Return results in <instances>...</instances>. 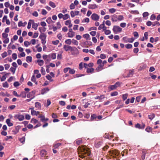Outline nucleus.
Instances as JSON below:
<instances>
[{"mask_svg":"<svg viewBox=\"0 0 160 160\" xmlns=\"http://www.w3.org/2000/svg\"><path fill=\"white\" fill-rule=\"evenodd\" d=\"M78 150L79 157L82 158L89 156L90 154V150L86 147L80 146L78 148Z\"/></svg>","mask_w":160,"mask_h":160,"instance_id":"nucleus-1","label":"nucleus"},{"mask_svg":"<svg viewBox=\"0 0 160 160\" xmlns=\"http://www.w3.org/2000/svg\"><path fill=\"white\" fill-rule=\"evenodd\" d=\"M121 83L119 82H116L114 85H110L108 88V89L109 91L116 89L118 87L120 86Z\"/></svg>","mask_w":160,"mask_h":160,"instance_id":"nucleus-2","label":"nucleus"},{"mask_svg":"<svg viewBox=\"0 0 160 160\" xmlns=\"http://www.w3.org/2000/svg\"><path fill=\"white\" fill-rule=\"evenodd\" d=\"M109 154L111 155H115L116 156L119 155L120 152L117 150L114 149L110 150L109 151Z\"/></svg>","mask_w":160,"mask_h":160,"instance_id":"nucleus-3","label":"nucleus"},{"mask_svg":"<svg viewBox=\"0 0 160 160\" xmlns=\"http://www.w3.org/2000/svg\"><path fill=\"white\" fill-rule=\"evenodd\" d=\"M122 29L119 26H113L112 30L114 33L116 34L118 32H120L122 31Z\"/></svg>","mask_w":160,"mask_h":160,"instance_id":"nucleus-4","label":"nucleus"},{"mask_svg":"<svg viewBox=\"0 0 160 160\" xmlns=\"http://www.w3.org/2000/svg\"><path fill=\"white\" fill-rule=\"evenodd\" d=\"M71 52L72 54L73 55H77L79 53L78 50L75 47H72Z\"/></svg>","mask_w":160,"mask_h":160,"instance_id":"nucleus-5","label":"nucleus"},{"mask_svg":"<svg viewBox=\"0 0 160 160\" xmlns=\"http://www.w3.org/2000/svg\"><path fill=\"white\" fill-rule=\"evenodd\" d=\"M123 40L124 42H132L134 40V38H128L127 37H124L123 38Z\"/></svg>","mask_w":160,"mask_h":160,"instance_id":"nucleus-6","label":"nucleus"},{"mask_svg":"<svg viewBox=\"0 0 160 160\" xmlns=\"http://www.w3.org/2000/svg\"><path fill=\"white\" fill-rule=\"evenodd\" d=\"M91 18L93 20L97 21L99 19V17L98 14L94 13L92 15Z\"/></svg>","mask_w":160,"mask_h":160,"instance_id":"nucleus-7","label":"nucleus"},{"mask_svg":"<svg viewBox=\"0 0 160 160\" xmlns=\"http://www.w3.org/2000/svg\"><path fill=\"white\" fill-rule=\"evenodd\" d=\"M36 91H33L27 95V97L28 98H33L35 97L34 95L36 93Z\"/></svg>","mask_w":160,"mask_h":160,"instance_id":"nucleus-8","label":"nucleus"},{"mask_svg":"<svg viewBox=\"0 0 160 160\" xmlns=\"http://www.w3.org/2000/svg\"><path fill=\"white\" fill-rule=\"evenodd\" d=\"M30 109H31V113L32 115H36L37 116L38 115L40 112L39 111H36L34 110V108H30Z\"/></svg>","mask_w":160,"mask_h":160,"instance_id":"nucleus-9","label":"nucleus"},{"mask_svg":"<svg viewBox=\"0 0 160 160\" xmlns=\"http://www.w3.org/2000/svg\"><path fill=\"white\" fill-rule=\"evenodd\" d=\"M147 153V150L145 149H143L142 150V153L141 156L142 160H144L145 159V155Z\"/></svg>","mask_w":160,"mask_h":160,"instance_id":"nucleus-10","label":"nucleus"},{"mask_svg":"<svg viewBox=\"0 0 160 160\" xmlns=\"http://www.w3.org/2000/svg\"><path fill=\"white\" fill-rule=\"evenodd\" d=\"M72 47H71L70 46L67 45H64L63 46V48L66 51H68L69 50H70L71 51V49H72Z\"/></svg>","mask_w":160,"mask_h":160,"instance_id":"nucleus-11","label":"nucleus"},{"mask_svg":"<svg viewBox=\"0 0 160 160\" xmlns=\"http://www.w3.org/2000/svg\"><path fill=\"white\" fill-rule=\"evenodd\" d=\"M127 72L128 73L127 75V76H126V77H132L134 72V71L133 70H129L128 71H127Z\"/></svg>","mask_w":160,"mask_h":160,"instance_id":"nucleus-12","label":"nucleus"},{"mask_svg":"<svg viewBox=\"0 0 160 160\" xmlns=\"http://www.w3.org/2000/svg\"><path fill=\"white\" fill-rule=\"evenodd\" d=\"M49 89L48 88H44L42 90H41V93L42 94H44L45 93L49 91Z\"/></svg>","mask_w":160,"mask_h":160,"instance_id":"nucleus-13","label":"nucleus"},{"mask_svg":"<svg viewBox=\"0 0 160 160\" xmlns=\"http://www.w3.org/2000/svg\"><path fill=\"white\" fill-rule=\"evenodd\" d=\"M111 18L113 22H117L118 21L117 16L115 14L111 16Z\"/></svg>","mask_w":160,"mask_h":160,"instance_id":"nucleus-14","label":"nucleus"},{"mask_svg":"<svg viewBox=\"0 0 160 160\" xmlns=\"http://www.w3.org/2000/svg\"><path fill=\"white\" fill-rule=\"evenodd\" d=\"M47 155V152L45 150H42L41 151L40 155L42 157H45Z\"/></svg>","mask_w":160,"mask_h":160,"instance_id":"nucleus-15","label":"nucleus"},{"mask_svg":"<svg viewBox=\"0 0 160 160\" xmlns=\"http://www.w3.org/2000/svg\"><path fill=\"white\" fill-rule=\"evenodd\" d=\"M105 98V96L104 95H101L100 96H97L95 98V99H99L100 100H102V99H104Z\"/></svg>","mask_w":160,"mask_h":160,"instance_id":"nucleus-16","label":"nucleus"},{"mask_svg":"<svg viewBox=\"0 0 160 160\" xmlns=\"http://www.w3.org/2000/svg\"><path fill=\"white\" fill-rule=\"evenodd\" d=\"M11 120L10 119H7L6 120V122L9 127H11L13 126V124L10 122Z\"/></svg>","mask_w":160,"mask_h":160,"instance_id":"nucleus-17","label":"nucleus"},{"mask_svg":"<svg viewBox=\"0 0 160 160\" xmlns=\"http://www.w3.org/2000/svg\"><path fill=\"white\" fill-rule=\"evenodd\" d=\"M97 7L96 4H90L88 5V8L90 9H95L97 8Z\"/></svg>","mask_w":160,"mask_h":160,"instance_id":"nucleus-18","label":"nucleus"},{"mask_svg":"<svg viewBox=\"0 0 160 160\" xmlns=\"http://www.w3.org/2000/svg\"><path fill=\"white\" fill-rule=\"evenodd\" d=\"M103 64H99V66L96 68V70L98 71H101L103 69Z\"/></svg>","mask_w":160,"mask_h":160,"instance_id":"nucleus-19","label":"nucleus"},{"mask_svg":"<svg viewBox=\"0 0 160 160\" xmlns=\"http://www.w3.org/2000/svg\"><path fill=\"white\" fill-rule=\"evenodd\" d=\"M128 153V150L127 149H125L121 152L122 156L123 157L124 156L127 155Z\"/></svg>","mask_w":160,"mask_h":160,"instance_id":"nucleus-20","label":"nucleus"},{"mask_svg":"<svg viewBox=\"0 0 160 160\" xmlns=\"http://www.w3.org/2000/svg\"><path fill=\"white\" fill-rule=\"evenodd\" d=\"M38 30L41 33H42V32H44L46 31V28L45 27H39Z\"/></svg>","mask_w":160,"mask_h":160,"instance_id":"nucleus-21","label":"nucleus"},{"mask_svg":"<svg viewBox=\"0 0 160 160\" xmlns=\"http://www.w3.org/2000/svg\"><path fill=\"white\" fill-rule=\"evenodd\" d=\"M33 22V20H29L27 26L28 29H30L31 28V25Z\"/></svg>","mask_w":160,"mask_h":160,"instance_id":"nucleus-22","label":"nucleus"},{"mask_svg":"<svg viewBox=\"0 0 160 160\" xmlns=\"http://www.w3.org/2000/svg\"><path fill=\"white\" fill-rule=\"evenodd\" d=\"M38 25L37 24L35 23L33 21V22L32 23V28H34L35 30H36L38 28Z\"/></svg>","mask_w":160,"mask_h":160,"instance_id":"nucleus-23","label":"nucleus"},{"mask_svg":"<svg viewBox=\"0 0 160 160\" xmlns=\"http://www.w3.org/2000/svg\"><path fill=\"white\" fill-rule=\"evenodd\" d=\"M94 71V69L93 68H87V72L88 73H92Z\"/></svg>","mask_w":160,"mask_h":160,"instance_id":"nucleus-24","label":"nucleus"},{"mask_svg":"<svg viewBox=\"0 0 160 160\" xmlns=\"http://www.w3.org/2000/svg\"><path fill=\"white\" fill-rule=\"evenodd\" d=\"M37 62L38 63V64L40 66H42L44 64V61L42 60L39 59L37 60Z\"/></svg>","mask_w":160,"mask_h":160,"instance_id":"nucleus-25","label":"nucleus"},{"mask_svg":"<svg viewBox=\"0 0 160 160\" xmlns=\"http://www.w3.org/2000/svg\"><path fill=\"white\" fill-rule=\"evenodd\" d=\"M39 37L41 39H43V38L46 39V35L44 33H41Z\"/></svg>","mask_w":160,"mask_h":160,"instance_id":"nucleus-26","label":"nucleus"},{"mask_svg":"<svg viewBox=\"0 0 160 160\" xmlns=\"http://www.w3.org/2000/svg\"><path fill=\"white\" fill-rule=\"evenodd\" d=\"M26 60L28 62H31L32 61V57L31 56H27Z\"/></svg>","mask_w":160,"mask_h":160,"instance_id":"nucleus-27","label":"nucleus"},{"mask_svg":"<svg viewBox=\"0 0 160 160\" xmlns=\"http://www.w3.org/2000/svg\"><path fill=\"white\" fill-rule=\"evenodd\" d=\"M68 37L69 38L73 37L75 35V32H68Z\"/></svg>","mask_w":160,"mask_h":160,"instance_id":"nucleus-28","label":"nucleus"},{"mask_svg":"<svg viewBox=\"0 0 160 160\" xmlns=\"http://www.w3.org/2000/svg\"><path fill=\"white\" fill-rule=\"evenodd\" d=\"M49 5L53 8H55L56 7L55 3L51 1H50L49 2Z\"/></svg>","mask_w":160,"mask_h":160,"instance_id":"nucleus-29","label":"nucleus"},{"mask_svg":"<svg viewBox=\"0 0 160 160\" xmlns=\"http://www.w3.org/2000/svg\"><path fill=\"white\" fill-rule=\"evenodd\" d=\"M83 37L86 38L87 40H90V38H89L90 35L86 33L83 35Z\"/></svg>","mask_w":160,"mask_h":160,"instance_id":"nucleus-30","label":"nucleus"},{"mask_svg":"<svg viewBox=\"0 0 160 160\" xmlns=\"http://www.w3.org/2000/svg\"><path fill=\"white\" fill-rule=\"evenodd\" d=\"M155 116V114L154 113H151L148 115V118L152 120L154 118Z\"/></svg>","mask_w":160,"mask_h":160,"instance_id":"nucleus-31","label":"nucleus"},{"mask_svg":"<svg viewBox=\"0 0 160 160\" xmlns=\"http://www.w3.org/2000/svg\"><path fill=\"white\" fill-rule=\"evenodd\" d=\"M69 18L70 16L68 14H66L63 15V19L64 20H66Z\"/></svg>","mask_w":160,"mask_h":160,"instance_id":"nucleus-32","label":"nucleus"},{"mask_svg":"<svg viewBox=\"0 0 160 160\" xmlns=\"http://www.w3.org/2000/svg\"><path fill=\"white\" fill-rule=\"evenodd\" d=\"M49 119L48 118H45L44 115H42V117L41 119V120L42 122H43L44 121H48Z\"/></svg>","mask_w":160,"mask_h":160,"instance_id":"nucleus-33","label":"nucleus"},{"mask_svg":"<svg viewBox=\"0 0 160 160\" xmlns=\"http://www.w3.org/2000/svg\"><path fill=\"white\" fill-rule=\"evenodd\" d=\"M35 107L38 109H40L41 108V104L39 102H36L35 103Z\"/></svg>","mask_w":160,"mask_h":160,"instance_id":"nucleus-34","label":"nucleus"},{"mask_svg":"<svg viewBox=\"0 0 160 160\" xmlns=\"http://www.w3.org/2000/svg\"><path fill=\"white\" fill-rule=\"evenodd\" d=\"M152 128L150 127H148L145 129L146 131L148 132L152 131Z\"/></svg>","mask_w":160,"mask_h":160,"instance_id":"nucleus-35","label":"nucleus"},{"mask_svg":"<svg viewBox=\"0 0 160 160\" xmlns=\"http://www.w3.org/2000/svg\"><path fill=\"white\" fill-rule=\"evenodd\" d=\"M72 42V40L71 41L70 39H68L65 40V43L66 44L68 45H70Z\"/></svg>","mask_w":160,"mask_h":160,"instance_id":"nucleus-36","label":"nucleus"},{"mask_svg":"<svg viewBox=\"0 0 160 160\" xmlns=\"http://www.w3.org/2000/svg\"><path fill=\"white\" fill-rule=\"evenodd\" d=\"M128 95V93H126L122 95V98L123 99V100L124 101L127 99Z\"/></svg>","mask_w":160,"mask_h":160,"instance_id":"nucleus-37","label":"nucleus"},{"mask_svg":"<svg viewBox=\"0 0 160 160\" xmlns=\"http://www.w3.org/2000/svg\"><path fill=\"white\" fill-rule=\"evenodd\" d=\"M72 43L76 45H78V41L74 39L72 40Z\"/></svg>","mask_w":160,"mask_h":160,"instance_id":"nucleus-38","label":"nucleus"},{"mask_svg":"<svg viewBox=\"0 0 160 160\" xmlns=\"http://www.w3.org/2000/svg\"><path fill=\"white\" fill-rule=\"evenodd\" d=\"M101 142H98L97 143L95 144V147L97 148H99L101 146Z\"/></svg>","mask_w":160,"mask_h":160,"instance_id":"nucleus-39","label":"nucleus"},{"mask_svg":"<svg viewBox=\"0 0 160 160\" xmlns=\"http://www.w3.org/2000/svg\"><path fill=\"white\" fill-rule=\"evenodd\" d=\"M24 45L26 47H28V46L30 45L31 43L28 41H25L24 43Z\"/></svg>","mask_w":160,"mask_h":160,"instance_id":"nucleus-40","label":"nucleus"},{"mask_svg":"<svg viewBox=\"0 0 160 160\" xmlns=\"http://www.w3.org/2000/svg\"><path fill=\"white\" fill-rule=\"evenodd\" d=\"M97 118V116L95 114H93L92 115L91 118V121H93L94 119H95Z\"/></svg>","mask_w":160,"mask_h":160,"instance_id":"nucleus-41","label":"nucleus"},{"mask_svg":"<svg viewBox=\"0 0 160 160\" xmlns=\"http://www.w3.org/2000/svg\"><path fill=\"white\" fill-rule=\"evenodd\" d=\"M61 145V143H58L57 144H55L53 147L54 148H58Z\"/></svg>","mask_w":160,"mask_h":160,"instance_id":"nucleus-42","label":"nucleus"},{"mask_svg":"<svg viewBox=\"0 0 160 160\" xmlns=\"http://www.w3.org/2000/svg\"><path fill=\"white\" fill-rule=\"evenodd\" d=\"M118 92L117 91H115L113 92H112L111 93V96H114L118 95Z\"/></svg>","mask_w":160,"mask_h":160,"instance_id":"nucleus-43","label":"nucleus"},{"mask_svg":"<svg viewBox=\"0 0 160 160\" xmlns=\"http://www.w3.org/2000/svg\"><path fill=\"white\" fill-rule=\"evenodd\" d=\"M10 73H8L4 75H3L2 78L1 80H5L6 79V77H7L10 74Z\"/></svg>","mask_w":160,"mask_h":160,"instance_id":"nucleus-44","label":"nucleus"},{"mask_svg":"<svg viewBox=\"0 0 160 160\" xmlns=\"http://www.w3.org/2000/svg\"><path fill=\"white\" fill-rule=\"evenodd\" d=\"M46 21L48 24H50L52 22L51 17L48 18L46 20Z\"/></svg>","mask_w":160,"mask_h":160,"instance_id":"nucleus-45","label":"nucleus"},{"mask_svg":"<svg viewBox=\"0 0 160 160\" xmlns=\"http://www.w3.org/2000/svg\"><path fill=\"white\" fill-rule=\"evenodd\" d=\"M125 47L127 48L130 49L132 48V45L130 44H127L126 45Z\"/></svg>","mask_w":160,"mask_h":160,"instance_id":"nucleus-46","label":"nucleus"},{"mask_svg":"<svg viewBox=\"0 0 160 160\" xmlns=\"http://www.w3.org/2000/svg\"><path fill=\"white\" fill-rule=\"evenodd\" d=\"M38 122V121L36 119L34 118H32L31 119V122L32 123H33L34 124H35L37 123Z\"/></svg>","mask_w":160,"mask_h":160,"instance_id":"nucleus-47","label":"nucleus"},{"mask_svg":"<svg viewBox=\"0 0 160 160\" xmlns=\"http://www.w3.org/2000/svg\"><path fill=\"white\" fill-rule=\"evenodd\" d=\"M69 73L71 74H74L75 72V71L73 69H71L70 68V69L69 71Z\"/></svg>","mask_w":160,"mask_h":160,"instance_id":"nucleus-48","label":"nucleus"},{"mask_svg":"<svg viewBox=\"0 0 160 160\" xmlns=\"http://www.w3.org/2000/svg\"><path fill=\"white\" fill-rule=\"evenodd\" d=\"M104 22L105 21H103V22H102V24H101L99 26V27H98V29L99 30H101V29H102V28H103V26L104 25Z\"/></svg>","mask_w":160,"mask_h":160,"instance_id":"nucleus-49","label":"nucleus"},{"mask_svg":"<svg viewBox=\"0 0 160 160\" xmlns=\"http://www.w3.org/2000/svg\"><path fill=\"white\" fill-rule=\"evenodd\" d=\"M118 20L121 21L123 20L124 18L122 15H119L118 17H117Z\"/></svg>","mask_w":160,"mask_h":160,"instance_id":"nucleus-50","label":"nucleus"},{"mask_svg":"<svg viewBox=\"0 0 160 160\" xmlns=\"http://www.w3.org/2000/svg\"><path fill=\"white\" fill-rule=\"evenodd\" d=\"M14 117L16 120L18 119L19 121H20V114L16 115L14 116Z\"/></svg>","mask_w":160,"mask_h":160,"instance_id":"nucleus-51","label":"nucleus"},{"mask_svg":"<svg viewBox=\"0 0 160 160\" xmlns=\"http://www.w3.org/2000/svg\"><path fill=\"white\" fill-rule=\"evenodd\" d=\"M116 9L114 8L109 9V12L111 13H113L116 12Z\"/></svg>","mask_w":160,"mask_h":160,"instance_id":"nucleus-52","label":"nucleus"},{"mask_svg":"<svg viewBox=\"0 0 160 160\" xmlns=\"http://www.w3.org/2000/svg\"><path fill=\"white\" fill-rule=\"evenodd\" d=\"M75 7V5L73 3H72L70 5V8L71 9H73Z\"/></svg>","mask_w":160,"mask_h":160,"instance_id":"nucleus-53","label":"nucleus"},{"mask_svg":"<svg viewBox=\"0 0 160 160\" xmlns=\"http://www.w3.org/2000/svg\"><path fill=\"white\" fill-rule=\"evenodd\" d=\"M152 25L153 26H155L156 25H158V26H159L160 24L158 22L155 21L152 24Z\"/></svg>","mask_w":160,"mask_h":160,"instance_id":"nucleus-54","label":"nucleus"},{"mask_svg":"<svg viewBox=\"0 0 160 160\" xmlns=\"http://www.w3.org/2000/svg\"><path fill=\"white\" fill-rule=\"evenodd\" d=\"M38 32H35L34 33L32 38H36L38 36Z\"/></svg>","mask_w":160,"mask_h":160,"instance_id":"nucleus-55","label":"nucleus"},{"mask_svg":"<svg viewBox=\"0 0 160 160\" xmlns=\"http://www.w3.org/2000/svg\"><path fill=\"white\" fill-rule=\"evenodd\" d=\"M41 72L42 75H44L45 74V71L43 67H41Z\"/></svg>","mask_w":160,"mask_h":160,"instance_id":"nucleus-56","label":"nucleus"},{"mask_svg":"<svg viewBox=\"0 0 160 160\" xmlns=\"http://www.w3.org/2000/svg\"><path fill=\"white\" fill-rule=\"evenodd\" d=\"M47 13V11L44 9H42V10L41 13L43 15H46Z\"/></svg>","mask_w":160,"mask_h":160,"instance_id":"nucleus-57","label":"nucleus"},{"mask_svg":"<svg viewBox=\"0 0 160 160\" xmlns=\"http://www.w3.org/2000/svg\"><path fill=\"white\" fill-rule=\"evenodd\" d=\"M21 96L22 98H25L26 97V93L24 92H22L21 93Z\"/></svg>","mask_w":160,"mask_h":160,"instance_id":"nucleus-58","label":"nucleus"},{"mask_svg":"<svg viewBox=\"0 0 160 160\" xmlns=\"http://www.w3.org/2000/svg\"><path fill=\"white\" fill-rule=\"evenodd\" d=\"M59 42V41L58 40H56L55 41H53L52 42V43L54 45H57Z\"/></svg>","mask_w":160,"mask_h":160,"instance_id":"nucleus-59","label":"nucleus"},{"mask_svg":"<svg viewBox=\"0 0 160 160\" xmlns=\"http://www.w3.org/2000/svg\"><path fill=\"white\" fill-rule=\"evenodd\" d=\"M8 34H6L5 33H3L2 34V37L3 38H8Z\"/></svg>","mask_w":160,"mask_h":160,"instance_id":"nucleus-60","label":"nucleus"},{"mask_svg":"<svg viewBox=\"0 0 160 160\" xmlns=\"http://www.w3.org/2000/svg\"><path fill=\"white\" fill-rule=\"evenodd\" d=\"M100 58L102 59H104L106 58V56L104 54H101L100 55Z\"/></svg>","mask_w":160,"mask_h":160,"instance_id":"nucleus-61","label":"nucleus"},{"mask_svg":"<svg viewBox=\"0 0 160 160\" xmlns=\"http://www.w3.org/2000/svg\"><path fill=\"white\" fill-rule=\"evenodd\" d=\"M56 55L55 53H53L51 55V58L52 59H54L56 58Z\"/></svg>","mask_w":160,"mask_h":160,"instance_id":"nucleus-62","label":"nucleus"},{"mask_svg":"<svg viewBox=\"0 0 160 160\" xmlns=\"http://www.w3.org/2000/svg\"><path fill=\"white\" fill-rule=\"evenodd\" d=\"M70 69V68L68 67V68H65L64 70H63V72L64 73H66L68 71H69V70Z\"/></svg>","mask_w":160,"mask_h":160,"instance_id":"nucleus-63","label":"nucleus"},{"mask_svg":"<svg viewBox=\"0 0 160 160\" xmlns=\"http://www.w3.org/2000/svg\"><path fill=\"white\" fill-rule=\"evenodd\" d=\"M71 23V21L70 20H68L65 22V24L66 25H68Z\"/></svg>","mask_w":160,"mask_h":160,"instance_id":"nucleus-64","label":"nucleus"}]
</instances>
